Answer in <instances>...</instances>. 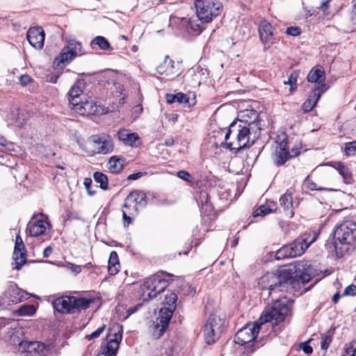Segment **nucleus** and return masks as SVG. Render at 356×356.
<instances>
[{
	"instance_id": "44",
	"label": "nucleus",
	"mask_w": 356,
	"mask_h": 356,
	"mask_svg": "<svg viewBox=\"0 0 356 356\" xmlns=\"http://www.w3.org/2000/svg\"><path fill=\"white\" fill-rule=\"evenodd\" d=\"M304 185L305 187L311 191H323L325 188L322 187H318L317 184L314 182L312 179H310L309 177H307L304 181Z\"/></svg>"
},
{
	"instance_id": "63",
	"label": "nucleus",
	"mask_w": 356,
	"mask_h": 356,
	"mask_svg": "<svg viewBox=\"0 0 356 356\" xmlns=\"http://www.w3.org/2000/svg\"><path fill=\"white\" fill-rule=\"evenodd\" d=\"M142 175H143V173L140 172L131 174L128 176L127 179L128 180H136V179H139L140 177H141Z\"/></svg>"
},
{
	"instance_id": "40",
	"label": "nucleus",
	"mask_w": 356,
	"mask_h": 356,
	"mask_svg": "<svg viewBox=\"0 0 356 356\" xmlns=\"http://www.w3.org/2000/svg\"><path fill=\"white\" fill-rule=\"evenodd\" d=\"M344 152L348 156L356 155V140L346 143L344 147Z\"/></svg>"
},
{
	"instance_id": "32",
	"label": "nucleus",
	"mask_w": 356,
	"mask_h": 356,
	"mask_svg": "<svg viewBox=\"0 0 356 356\" xmlns=\"http://www.w3.org/2000/svg\"><path fill=\"white\" fill-rule=\"evenodd\" d=\"M19 289L15 284L8 285L6 290L3 292V294L1 297L0 301L6 298H8L9 301L13 302L20 300L21 298L17 297V295H19Z\"/></svg>"
},
{
	"instance_id": "48",
	"label": "nucleus",
	"mask_w": 356,
	"mask_h": 356,
	"mask_svg": "<svg viewBox=\"0 0 356 356\" xmlns=\"http://www.w3.org/2000/svg\"><path fill=\"white\" fill-rule=\"evenodd\" d=\"M176 99L177 102L184 105H186L188 103L189 97L186 94H184L182 92H178L177 93Z\"/></svg>"
},
{
	"instance_id": "45",
	"label": "nucleus",
	"mask_w": 356,
	"mask_h": 356,
	"mask_svg": "<svg viewBox=\"0 0 356 356\" xmlns=\"http://www.w3.org/2000/svg\"><path fill=\"white\" fill-rule=\"evenodd\" d=\"M197 21L198 20H195L193 19H189L188 20V24L191 30L195 32L200 33L202 30V26L200 23L197 22Z\"/></svg>"
},
{
	"instance_id": "55",
	"label": "nucleus",
	"mask_w": 356,
	"mask_h": 356,
	"mask_svg": "<svg viewBox=\"0 0 356 356\" xmlns=\"http://www.w3.org/2000/svg\"><path fill=\"white\" fill-rule=\"evenodd\" d=\"M106 325H103L99 327L97 330L92 332L90 335L87 336L88 339H92L98 337L104 330Z\"/></svg>"
},
{
	"instance_id": "25",
	"label": "nucleus",
	"mask_w": 356,
	"mask_h": 356,
	"mask_svg": "<svg viewBox=\"0 0 356 356\" xmlns=\"http://www.w3.org/2000/svg\"><path fill=\"white\" fill-rule=\"evenodd\" d=\"M225 318L224 313H211L206 324L222 332L225 328Z\"/></svg>"
},
{
	"instance_id": "6",
	"label": "nucleus",
	"mask_w": 356,
	"mask_h": 356,
	"mask_svg": "<svg viewBox=\"0 0 356 356\" xmlns=\"http://www.w3.org/2000/svg\"><path fill=\"white\" fill-rule=\"evenodd\" d=\"M172 276V274L161 272L146 278L141 286L142 297L144 302L148 299L156 298L158 294L164 292L170 281L165 277H170Z\"/></svg>"
},
{
	"instance_id": "24",
	"label": "nucleus",
	"mask_w": 356,
	"mask_h": 356,
	"mask_svg": "<svg viewBox=\"0 0 356 356\" xmlns=\"http://www.w3.org/2000/svg\"><path fill=\"white\" fill-rule=\"evenodd\" d=\"M51 305L56 312H70L72 309V296H62L54 300Z\"/></svg>"
},
{
	"instance_id": "4",
	"label": "nucleus",
	"mask_w": 356,
	"mask_h": 356,
	"mask_svg": "<svg viewBox=\"0 0 356 356\" xmlns=\"http://www.w3.org/2000/svg\"><path fill=\"white\" fill-rule=\"evenodd\" d=\"M356 238V224L346 221L338 225L334 232V247L337 257H341L354 249Z\"/></svg>"
},
{
	"instance_id": "14",
	"label": "nucleus",
	"mask_w": 356,
	"mask_h": 356,
	"mask_svg": "<svg viewBox=\"0 0 356 356\" xmlns=\"http://www.w3.org/2000/svg\"><path fill=\"white\" fill-rule=\"evenodd\" d=\"M259 38L266 49L269 48L276 41L275 29L266 20L260 22L258 28Z\"/></svg>"
},
{
	"instance_id": "3",
	"label": "nucleus",
	"mask_w": 356,
	"mask_h": 356,
	"mask_svg": "<svg viewBox=\"0 0 356 356\" xmlns=\"http://www.w3.org/2000/svg\"><path fill=\"white\" fill-rule=\"evenodd\" d=\"M292 271L293 269H283L279 274L267 273L259 279V286L261 290L268 289L269 293L292 291L296 283Z\"/></svg>"
},
{
	"instance_id": "15",
	"label": "nucleus",
	"mask_w": 356,
	"mask_h": 356,
	"mask_svg": "<svg viewBox=\"0 0 356 356\" xmlns=\"http://www.w3.org/2000/svg\"><path fill=\"white\" fill-rule=\"evenodd\" d=\"M92 138L97 153L106 154L113 151V144L109 136L106 134L95 135Z\"/></svg>"
},
{
	"instance_id": "60",
	"label": "nucleus",
	"mask_w": 356,
	"mask_h": 356,
	"mask_svg": "<svg viewBox=\"0 0 356 356\" xmlns=\"http://www.w3.org/2000/svg\"><path fill=\"white\" fill-rule=\"evenodd\" d=\"M266 207L268 211L271 213L274 212L277 209V203L275 202H267L266 204H264Z\"/></svg>"
},
{
	"instance_id": "30",
	"label": "nucleus",
	"mask_w": 356,
	"mask_h": 356,
	"mask_svg": "<svg viewBox=\"0 0 356 356\" xmlns=\"http://www.w3.org/2000/svg\"><path fill=\"white\" fill-rule=\"evenodd\" d=\"M280 204L283 207L284 211L286 213V215H289L290 217L293 216V212L291 210L293 206V199L292 195L290 192L286 191L280 197Z\"/></svg>"
},
{
	"instance_id": "13",
	"label": "nucleus",
	"mask_w": 356,
	"mask_h": 356,
	"mask_svg": "<svg viewBox=\"0 0 356 356\" xmlns=\"http://www.w3.org/2000/svg\"><path fill=\"white\" fill-rule=\"evenodd\" d=\"M325 75L323 68L317 65L312 68L307 75L309 82L315 83V88L313 91L321 92L323 93L327 89L325 83Z\"/></svg>"
},
{
	"instance_id": "43",
	"label": "nucleus",
	"mask_w": 356,
	"mask_h": 356,
	"mask_svg": "<svg viewBox=\"0 0 356 356\" xmlns=\"http://www.w3.org/2000/svg\"><path fill=\"white\" fill-rule=\"evenodd\" d=\"M298 76V73L296 71H293L289 76L288 81L284 82L285 84L290 85L291 92L293 91L296 88Z\"/></svg>"
},
{
	"instance_id": "2",
	"label": "nucleus",
	"mask_w": 356,
	"mask_h": 356,
	"mask_svg": "<svg viewBox=\"0 0 356 356\" xmlns=\"http://www.w3.org/2000/svg\"><path fill=\"white\" fill-rule=\"evenodd\" d=\"M251 127L245 121H234L227 130H221L227 148L238 152L252 145L257 136L251 133Z\"/></svg>"
},
{
	"instance_id": "39",
	"label": "nucleus",
	"mask_w": 356,
	"mask_h": 356,
	"mask_svg": "<svg viewBox=\"0 0 356 356\" xmlns=\"http://www.w3.org/2000/svg\"><path fill=\"white\" fill-rule=\"evenodd\" d=\"M275 258L277 260H281L286 258H293L290 252L289 245H285L278 250L275 254Z\"/></svg>"
},
{
	"instance_id": "33",
	"label": "nucleus",
	"mask_w": 356,
	"mask_h": 356,
	"mask_svg": "<svg viewBox=\"0 0 356 356\" xmlns=\"http://www.w3.org/2000/svg\"><path fill=\"white\" fill-rule=\"evenodd\" d=\"M120 263L116 252L112 251L108 259V271L110 275H115L119 271Z\"/></svg>"
},
{
	"instance_id": "8",
	"label": "nucleus",
	"mask_w": 356,
	"mask_h": 356,
	"mask_svg": "<svg viewBox=\"0 0 356 356\" xmlns=\"http://www.w3.org/2000/svg\"><path fill=\"white\" fill-rule=\"evenodd\" d=\"M270 313H265L257 321L253 323H248L241 330H239L234 337V341L236 343L244 345L254 340L260 327L264 325L265 322L270 321L272 317Z\"/></svg>"
},
{
	"instance_id": "36",
	"label": "nucleus",
	"mask_w": 356,
	"mask_h": 356,
	"mask_svg": "<svg viewBox=\"0 0 356 356\" xmlns=\"http://www.w3.org/2000/svg\"><path fill=\"white\" fill-rule=\"evenodd\" d=\"M91 47L95 49V46L97 45L102 50H112L108 41L103 36L95 37L90 42Z\"/></svg>"
},
{
	"instance_id": "59",
	"label": "nucleus",
	"mask_w": 356,
	"mask_h": 356,
	"mask_svg": "<svg viewBox=\"0 0 356 356\" xmlns=\"http://www.w3.org/2000/svg\"><path fill=\"white\" fill-rule=\"evenodd\" d=\"M83 184L86 187V188L87 189L88 191V193L92 195L94 194V192H92L90 191V187H91V185H92V179L90 178H85L84 179V181H83Z\"/></svg>"
},
{
	"instance_id": "10",
	"label": "nucleus",
	"mask_w": 356,
	"mask_h": 356,
	"mask_svg": "<svg viewBox=\"0 0 356 356\" xmlns=\"http://www.w3.org/2000/svg\"><path fill=\"white\" fill-rule=\"evenodd\" d=\"M173 313H159L154 319L148 322V327L154 339H160L167 330Z\"/></svg>"
},
{
	"instance_id": "50",
	"label": "nucleus",
	"mask_w": 356,
	"mask_h": 356,
	"mask_svg": "<svg viewBox=\"0 0 356 356\" xmlns=\"http://www.w3.org/2000/svg\"><path fill=\"white\" fill-rule=\"evenodd\" d=\"M332 341V337L330 336L325 335L323 337L321 342V346L323 350H327Z\"/></svg>"
},
{
	"instance_id": "7",
	"label": "nucleus",
	"mask_w": 356,
	"mask_h": 356,
	"mask_svg": "<svg viewBox=\"0 0 356 356\" xmlns=\"http://www.w3.org/2000/svg\"><path fill=\"white\" fill-rule=\"evenodd\" d=\"M195 7L198 20L202 24L211 22L222 9V3L218 0H196Z\"/></svg>"
},
{
	"instance_id": "20",
	"label": "nucleus",
	"mask_w": 356,
	"mask_h": 356,
	"mask_svg": "<svg viewBox=\"0 0 356 356\" xmlns=\"http://www.w3.org/2000/svg\"><path fill=\"white\" fill-rule=\"evenodd\" d=\"M282 138L275 152L274 161L277 166L283 165L290 158L286 136L282 135Z\"/></svg>"
},
{
	"instance_id": "37",
	"label": "nucleus",
	"mask_w": 356,
	"mask_h": 356,
	"mask_svg": "<svg viewBox=\"0 0 356 356\" xmlns=\"http://www.w3.org/2000/svg\"><path fill=\"white\" fill-rule=\"evenodd\" d=\"M337 170L339 173L342 176L343 181L346 184H351L353 181V175L350 169L343 164L339 163L338 165Z\"/></svg>"
},
{
	"instance_id": "49",
	"label": "nucleus",
	"mask_w": 356,
	"mask_h": 356,
	"mask_svg": "<svg viewBox=\"0 0 356 356\" xmlns=\"http://www.w3.org/2000/svg\"><path fill=\"white\" fill-rule=\"evenodd\" d=\"M356 295V285L350 284L343 291L341 296H355Z\"/></svg>"
},
{
	"instance_id": "21",
	"label": "nucleus",
	"mask_w": 356,
	"mask_h": 356,
	"mask_svg": "<svg viewBox=\"0 0 356 356\" xmlns=\"http://www.w3.org/2000/svg\"><path fill=\"white\" fill-rule=\"evenodd\" d=\"M175 61L165 56L163 62L156 67V72L161 75H165L170 79H174L179 75V72L175 70Z\"/></svg>"
},
{
	"instance_id": "27",
	"label": "nucleus",
	"mask_w": 356,
	"mask_h": 356,
	"mask_svg": "<svg viewBox=\"0 0 356 356\" xmlns=\"http://www.w3.org/2000/svg\"><path fill=\"white\" fill-rule=\"evenodd\" d=\"M293 300L285 296L282 297L273 302L270 312H290L293 309ZM265 312H270V310Z\"/></svg>"
},
{
	"instance_id": "12",
	"label": "nucleus",
	"mask_w": 356,
	"mask_h": 356,
	"mask_svg": "<svg viewBox=\"0 0 356 356\" xmlns=\"http://www.w3.org/2000/svg\"><path fill=\"white\" fill-rule=\"evenodd\" d=\"M81 115H103L108 112V108L97 106L96 103L90 100H81L75 107L72 109Z\"/></svg>"
},
{
	"instance_id": "31",
	"label": "nucleus",
	"mask_w": 356,
	"mask_h": 356,
	"mask_svg": "<svg viewBox=\"0 0 356 356\" xmlns=\"http://www.w3.org/2000/svg\"><path fill=\"white\" fill-rule=\"evenodd\" d=\"M118 137L125 145L131 146L134 145L135 142L139 138L136 133H129L126 129L120 130L118 132Z\"/></svg>"
},
{
	"instance_id": "58",
	"label": "nucleus",
	"mask_w": 356,
	"mask_h": 356,
	"mask_svg": "<svg viewBox=\"0 0 356 356\" xmlns=\"http://www.w3.org/2000/svg\"><path fill=\"white\" fill-rule=\"evenodd\" d=\"M32 81L31 77L28 74H23L19 77V82L22 86H26Z\"/></svg>"
},
{
	"instance_id": "29",
	"label": "nucleus",
	"mask_w": 356,
	"mask_h": 356,
	"mask_svg": "<svg viewBox=\"0 0 356 356\" xmlns=\"http://www.w3.org/2000/svg\"><path fill=\"white\" fill-rule=\"evenodd\" d=\"M322 94L323 93H321V92L312 91L309 95V98L302 105L303 111L305 113L311 111L316 104Z\"/></svg>"
},
{
	"instance_id": "61",
	"label": "nucleus",
	"mask_w": 356,
	"mask_h": 356,
	"mask_svg": "<svg viewBox=\"0 0 356 356\" xmlns=\"http://www.w3.org/2000/svg\"><path fill=\"white\" fill-rule=\"evenodd\" d=\"M177 94H168L166 95V102L168 104H172L174 102H177Z\"/></svg>"
},
{
	"instance_id": "1",
	"label": "nucleus",
	"mask_w": 356,
	"mask_h": 356,
	"mask_svg": "<svg viewBox=\"0 0 356 356\" xmlns=\"http://www.w3.org/2000/svg\"><path fill=\"white\" fill-rule=\"evenodd\" d=\"M0 329L5 333L4 339L13 346H18L24 356H48L49 349L38 341L23 340L24 331L18 321L0 318Z\"/></svg>"
},
{
	"instance_id": "19",
	"label": "nucleus",
	"mask_w": 356,
	"mask_h": 356,
	"mask_svg": "<svg viewBox=\"0 0 356 356\" xmlns=\"http://www.w3.org/2000/svg\"><path fill=\"white\" fill-rule=\"evenodd\" d=\"M26 38L31 46L37 49H40L44 46V33L39 27H33L29 29Z\"/></svg>"
},
{
	"instance_id": "56",
	"label": "nucleus",
	"mask_w": 356,
	"mask_h": 356,
	"mask_svg": "<svg viewBox=\"0 0 356 356\" xmlns=\"http://www.w3.org/2000/svg\"><path fill=\"white\" fill-rule=\"evenodd\" d=\"M353 3L350 19L353 24L356 25V0H353Z\"/></svg>"
},
{
	"instance_id": "53",
	"label": "nucleus",
	"mask_w": 356,
	"mask_h": 356,
	"mask_svg": "<svg viewBox=\"0 0 356 356\" xmlns=\"http://www.w3.org/2000/svg\"><path fill=\"white\" fill-rule=\"evenodd\" d=\"M177 177L184 181L191 182V176L187 171L180 170L177 172Z\"/></svg>"
},
{
	"instance_id": "22",
	"label": "nucleus",
	"mask_w": 356,
	"mask_h": 356,
	"mask_svg": "<svg viewBox=\"0 0 356 356\" xmlns=\"http://www.w3.org/2000/svg\"><path fill=\"white\" fill-rule=\"evenodd\" d=\"M82 83H75L67 93V99L71 109L75 107L81 100L83 99Z\"/></svg>"
},
{
	"instance_id": "64",
	"label": "nucleus",
	"mask_w": 356,
	"mask_h": 356,
	"mask_svg": "<svg viewBox=\"0 0 356 356\" xmlns=\"http://www.w3.org/2000/svg\"><path fill=\"white\" fill-rule=\"evenodd\" d=\"M52 250H53V249L51 246L47 247L43 251V253H42L43 257H44V258L49 257V255L51 254Z\"/></svg>"
},
{
	"instance_id": "34",
	"label": "nucleus",
	"mask_w": 356,
	"mask_h": 356,
	"mask_svg": "<svg viewBox=\"0 0 356 356\" xmlns=\"http://www.w3.org/2000/svg\"><path fill=\"white\" fill-rule=\"evenodd\" d=\"M241 117L242 119L238 120L237 121H245L250 127L257 125L255 124V121L259 118V114L257 111L254 110H246L242 113Z\"/></svg>"
},
{
	"instance_id": "28",
	"label": "nucleus",
	"mask_w": 356,
	"mask_h": 356,
	"mask_svg": "<svg viewBox=\"0 0 356 356\" xmlns=\"http://www.w3.org/2000/svg\"><path fill=\"white\" fill-rule=\"evenodd\" d=\"M222 332L205 324L203 329V336L205 342L209 344L214 343L220 337Z\"/></svg>"
},
{
	"instance_id": "42",
	"label": "nucleus",
	"mask_w": 356,
	"mask_h": 356,
	"mask_svg": "<svg viewBox=\"0 0 356 356\" xmlns=\"http://www.w3.org/2000/svg\"><path fill=\"white\" fill-rule=\"evenodd\" d=\"M285 314L286 313H270V315L271 316L272 318L270 321L265 322L264 324L270 323L272 325H274L278 322L283 321L285 317Z\"/></svg>"
},
{
	"instance_id": "18",
	"label": "nucleus",
	"mask_w": 356,
	"mask_h": 356,
	"mask_svg": "<svg viewBox=\"0 0 356 356\" xmlns=\"http://www.w3.org/2000/svg\"><path fill=\"white\" fill-rule=\"evenodd\" d=\"M100 305L99 298L72 296V309L86 310L92 306H97L98 309Z\"/></svg>"
},
{
	"instance_id": "62",
	"label": "nucleus",
	"mask_w": 356,
	"mask_h": 356,
	"mask_svg": "<svg viewBox=\"0 0 356 356\" xmlns=\"http://www.w3.org/2000/svg\"><path fill=\"white\" fill-rule=\"evenodd\" d=\"M329 2L330 1H326L322 3L321 6H320V9L323 11L325 15H328V13H327V10L329 7Z\"/></svg>"
},
{
	"instance_id": "35",
	"label": "nucleus",
	"mask_w": 356,
	"mask_h": 356,
	"mask_svg": "<svg viewBox=\"0 0 356 356\" xmlns=\"http://www.w3.org/2000/svg\"><path fill=\"white\" fill-rule=\"evenodd\" d=\"M124 160L122 158L112 156L108 162V168L113 173H119L123 168Z\"/></svg>"
},
{
	"instance_id": "11",
	"label": "nucleus",
	"mask_w": 356,
	"mask_h": 356,
	"mask_svg": "<svg viewBox=\"0 0 356 356\" xmlns=\"http://www.w3.org/2000/svg\"><path fill=\"white\" fill-rule=\"evenodd\" d=\"M82 45L79 42L74 40L68 41L60 54L55 58L54 63L59 65L60 64H67L72 60L75 56L81 55Z\"/></svg>"
},
{
	"instance_id": "46",
	"label": "nucleus",
	"mask_w": 356,
	"mask_h": 356,
	"mask_svg": "<svg viewBox=\"0 0 356 356\" xmlns=\"http://www.w3.org/2000/svg\"><path fill=\"white\" fill-rule=\"evenodd\" d=\"M269 213L270 212L268 211L266 207L262 204L253 212V217L264 216Z\"/></svg>"
},
{
	"instance_id": "5",
	"label": "nucleus",
	"mask_w": 356,
	"mask_h": 356,
	"mask_svg": "<svg viewBox=\"0 0 356 356\" xmlns=\"http://www.w3.org/2000/svg\"><path fill=\"white\" fill-rule=\"evenodd\" d=\"M147 202L146 195L140 191H131L124 199L122 205V218L124 223L127 225L132 222V219L136 216L139 210L146 207Z\"/></svg>"
},
{
	"instance_id": "41",
	"label": "nucleus",
	"mask_w": 356,
	"mask_h": 356,
	"mask_svg": "<svg viewBox=\"0 0 356 356\" xmlns=\"http://www.w3.org/2000/svg\"><path fill=\"white\" fill-rule=\"evenodd\" d=\"M15 119V122L17 126H23L27 120V113L25 111H18Z\"/></svg>"
},
{
	"instance_id": "23",
	"label": "nucleus",
	"mask_w": 356,
	"mask_h": 356,
	"mask_svg": "<svg viewBox=\"0 0 356 356\" xmlns=\"http://www.w3.org/2000/svg\"><path fill=\"white\" fill-rule=\"evenodd\" d=\"M47 225L49 223L46 220L32 219L27 225V230L31 236L36 237L45 233Z\"/></svg>"
},
{
	"instance_id": "9",
	"label": "nucleus",
	"mask_w": 356,
	"mask_h": 356,
	"mask_svg": "<svg viewBox=\"0 0 356 356\" xmlns=\"http://www.w3.org/2000/svg\"><path fill=\"white\" fill-rule=\"evenodd\" d=\"M113 330H114L113 333L111 330H109L106 337L108 342L106 345L102 346L97 356H116L120 343L122 341L123 330L122 326L120 325L114 326Z\"/></svg>"
},
{
	"instance_id": "38",
	"label": "nucleus",
	"mask_w": 356,
	"mask_h": 356,
	"mask_svg": "<svg viewBox=\"0 0 356 356\" xmlns=\"http://www.w3.org/2000/svg\"><path fill=\"white\" fill-rule=\"evenodd\" d=\"M95 181L99 184V187L103 190L108 189V177L100 172H95L93 175Z\"/></svg>"
},
{
	"instance_id": "26",
	"label": "nucleus",
	"mask_w": 356,
	"mask_h": 356,
	"mask_svg": "<svg viewBox=\"0 0 356 356\" xmlns=\"http://www.w3.org/2000/svg\"><path fill=\"white\" fill-rule=\"evenodd\" d=\"M165 299L163 302V307L161 308L159 312H175L176 309V302L177 296L175 293L167 290L165 291Z\"/></svg>"
},
{
	"instance_id": "16",
	"label": "nucleus",
	"mask_w": 356,
	"mask_h": 356,
	"mask_svg": "<svg viewBox=\"0 0 356 356\" xmlns=\"http://www.w3.org/2000/svg\"><path fill=\"white\" fill-rule=\"evenodd\" d=\"M13 258L15 265L14 268L17 270L21 269L26 261L25 245L19 234L16 236Z\"/></svg>"
},
{
	"instance_id": "51",
	"label": "nucleus",
	"mask_w": 356,
	"mask_h": 356,
	"mask_svg": "<svg viewBox=\"0 0 356 356\" xmlns=\"http://www.w3.org/2000/svg\"><path fill=\"white\" fill-rule=\"evenodd\" d=\"M346 354H350L353 356H356V340H353L350 342L349 346L346 348Z\"/></svg>"
},
{
	"instance_id": "54",
	"label": "nucleus",
	"mask_w": 356,
	"mask_h": 356,
	"mask_svg": "<svg viewBox=\"0 0 356 356\" xmlns=\"http://www.w3.org/2000/svg\"><path fill=\"white\" fill-rule=\"evenodd\" d=\"M309 341L300 344V348L302 349L305 354H311L313 352V348L309 345Z\"/></svg>"
},
{
	"instance_id": "17",
	"label": "nucleus",
	"mask_w": 356,
	"mask_h": 356,
	"mask_svg": "<svg viewBox=\"0 0 356 356\" xmlns=\"http://www.w3.org/2000/svg\"><path fill=\"white\" fill-rule=\"evenodd\" d=\"M315 240L316 237H313L309 241H307V235L304 234L296 238L293 243L288 244L291 257H296L302 255Z\"/></svg>"
},
{
	"instance_id": "47",
	"label": "nucleus",
	"mask_w": 356,
	"mask_h": 356,
	"mask_svg": "<svg viewBox=\"0 0 356 356\" xmlns=\"http://www.w3.org/2000/svg\"><path fill=\"white\" fill-rule=\"evenodd\" d=\"M38 309V305L35 306L33 304H24L19 308L15 309L14 312H36Z\"/></svg>"
},
{
	"instance_id": "57",
	"label": "nucleus",
	"mask_w": 356,
	"mask_h": 356,
	"mask_svg": "<svg viewBox=\"0 0 356 356\" xmlns=\"http://www.w3.org/2000/svg\"><path fill=\"white\" fill-rule=\"evenodd\" d=\"M311 278L312 277L309 274L303 273L298 277V282L306 284L310 281Z\"/></svg>"
},
{
	"instance_id": "52",
	"label": "nucleus",
	"mask_w": 356,
	"mask_h": 356,
	"mask_svg": "<svg viewBox=\"0 0 356 356\" xmlns=\"http://www.w3.org/2000/svg\"><path fill=\"white\" fill-rule=\"evenodd\" d=\"M286 33L290 35L297 36L300 34L301 30L298 26H291L287 28Z\"/></svg>"
}]
</instances>
